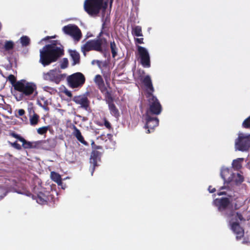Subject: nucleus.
Instances as JSON below:
<instances>
[{
  "label": "nucleus",
  "mask_w": 250,
  "mask_h": 250,
  "mask_svg": "<svg viewBox=\"0 0 250 250\" xmlns=\"http://www.w3.org/2000/svg\"><path fill=\"white\" fill-rule=\"evenodd\" d=\"M48 104L47 101L45 102L44 104L42 105V107L46 111H48L49 110V108L48 106Z\"/></svg>",
  "instance_id": "37998d69"
},
{
  "label": "nucleus",
  "mask_w": 250,
  "mask_h": 250,
  "mask_svg": "<svg viewBox=\"0 0 250 250\" xmlns=\"http://www.w3.org/2000/svg\"><path fill=\"white\" fill-rule=\"evenodd\" d=\"M7 80H8L14 87L16 84L18 83V81H16V78L13 74H10L8 76Z\"/></svg>",
  "instance_id": "2f4dec72"
},
{
  "label": "nucleus",
  "mask_w": 250,
  "mask_h": 250,
  "mask_svg": "<svg viewBox=\"0 0 250 250\" xmlns=\"http://www.w3.org/2000/svg\"><path fill=\"white\" fill-rule=\"evenodd\" d=\"M50 176L51 179L56 182L58 185H60L62 183V180L61 175L54 171L51 172Z\"/></svg>",
  "instance_id": "393cba45"
},
{
  "label": "nucleus",
  "mask_w": 250,
  "mask_h": 250,
  "mask_svg": "<svg viewBox=\"0 0 250 250\" xmlns=\"http://www.w3.org/2000/svg\"><path fill=\"white\" fill-rule=\"evenodd\" d=\"M9 144H10V145L11 146L17 149V150H21V146L20 144H19L17 141H15L14 143L9 142Z\"/></svg>",
  "instance_id": "c9c22d12"
},
{
  "label": "nucleus",
  "mask_w": 250,
  "mask_h": 250,
  "mask_svg": "<svg viewBox=\"0 0 250 250\" xmlns=\"http://www.w3.org/2000/svg\"><path fill=\"white\" fill-rule=\"evenodd\" d=\"M65 94L67 96L69 97H72V94L71 93V91L66 90L64 91Z\"/></svg>",
  "instance_id": "a18cd8bd"
},
{
  "label": "nucleus",
  "mask_w": 250,
  "mask_h": 250,
  "mask_svg": "<svg viewBox=\"0 0 250 250\" xmlns=\"http://www.w3.org/2000/svg\"><path fill=\"white\" fill-rule=\"evenodd\" d=\"M108 107L111 115L116 118L120 116L119 111L113 102H108Z\"/></svg>",
  "instance_id": "4be33fe9"
},
{
  "label": "nucleus",
  "mask_w": 250,
  "mask_h": 250,
  "mask_svg": "<svg viewBox=\"0 0 250 250\" xmlns=\"http://www.w3.org/2000/svg\"><path fill=\"white\" fill-rule=\"evenodd\" d=\"M25 114V111L23 109H20L18 110V114L20 116H22Z\"/></svg>",
  "instance_id": "c03bdc74"
},
{
  "label": "nucleus",
  "mask_w": 250,
  "mask_h": 250,
  "mask_svg": "<svg viewBox=\"0 0 250 250\" xmlns=\"http://www.w3.org/2000/svg\"><path fill=\"white\" fill-rule=\"evenodd\" d=\"M224 188H225V187H224V186L223 187H221V188H220V190H222V189H224Z\"/></svg>",
  "instance_id": "3c124183"
},
{
  "label": "nucleus",
  "mask_w": 250,
  "mask_h": 250,
  "mask_svg": "<svg viewBox=\"0 0 250 250\" xmlns=\"http://www.w3.org/2000/svg\"><path fill=\"white\" fill-rule=\"evenodd\" d=\"M56 36L55 35V36H50V39H54V38H56Z\"/></svg>",
  "instance_id": "8fccbe9b"
},
{
  "label": "nucleus",
  "mask_w": 250,
  "mask_h": 250,
  "mask_svg": "<svg viewBox=\"0 0 250 250\" xmlns=\"http://www.w3.org/2000/svg\"><path fill=\"white\" fill-rule=\"evenodd\" d=\"M10 135L12 137L17 139L19 141L22 142V146L24 149L37 148L41 143V142L39 141H27L20 135L17 134L15 132L10 133Z\"/></svg>",
  "instance_id": "ddd939ff"
},
{
  "label": "nucleus",
  "mask_w": 250,
  "mask_h": 250,
  "mask_svg": "<svg viewBox=\"0 0 250 250\" xmlns=\"http://www.w3.org/2000/svg\"><path fill=\"white\" fill-rule=\"evenodd\" d=\"M68 52L73 61L72 65H75L80 62V55L79 52L75 50L69 49Z\"/></svg>",
  "instance_id": "6ab92c4d"
},
{
  "label": "nucleus",
  "mask_w": 250,
  "mask_h": 250,
  "mask_svg": "<svg viewBox=\"0 0 250 250\" xmlns=\"http://www.w3.org/2000/svg\"><path fill=\"white\" fill-rule=\"evenodd\" d=\"M108 46V42L104 37H99L93 40H90L86 42L81 47L82 51L85 54L86 52L94 50L101 53L104 52V49Z\"/></svg>",
  "instance_id": "20e7f679"
},
{
  "label": "nucleus",
  "mask_w": 250,
  "mask_h": 250,
  "mask_svg": "<svg viewBox=\"0 0 250 250\" xmlns=\"http://www.w3.org/2000/svg\"><path fill=\"white\" fill-rule=\"evenodd\" d=\"M104 125L108 129L111 128V125L110 123L106 120L105 118H104Z\"/></svg>",
  "instance_id": "58836bf2"
},
{
  "label": "nucleus",
  "mask_w": 250,
  "mask_h": 250,
  "mask_svg": "<svg viewBox=\"0 0 250 250\" xmlns=\"http://www.w3.org/2000/svg\"><path fill=\"white\" fill-rule=\"evenodd\" d=\"M208 190L210 193H213L216 191L215 188H211V186H209L208 188Z\"/></svg>",
  "instance_id": "49530a36"
},
{
  "label": "nucleus",
  "mask_w": 250,
  "mask_h": 250,
  "mask_svg": "<svg viewBox=\"0 0 250 250\" xmlns=\"http://www.w3.org/2000/svg\"><path fill=\"white\" fill-rule=\"evenodd\" d=\"M243 126L246 128H250V116L244 120Z\"/></svg>",
  "instance_id": "f704fd0d"
},
{
  "label": "nucleus",
  "mask_w": 250,
  "mask_h": 250,
  "mask_svg": "<svg viewBox=\"0 0 250 250\" xmlns=\"http://www.w3.org/2000/svg\"><path fill=\"white\" fill-rule=\"evenodd\" d=\"M235 215V218H237L238 219H239L240 221L244 220V219L242 216V215L239 213V212H235V214L234 216Z\"/></svg>",
  "instance_id": "a19ab883"
},
{
  "label": "nucleus",
  "mask_w": 250,
  "mask_h": 250,
  "mask_svg": "<svg viewBox=\"0 0 250 250\" xmlns=\"http://www.w3.org/2000/svg\"><path fill=\"white\" fill-rule=\"evenodd\" d=\"M67 79L69 86L72 88L82 87L85 82L84 75L81 72L75 73L69 76Z\"/></svg>",
  "instance_id": "6e6552de"
},
{
  "label": "nucleus",
  "mask_w": 250,
  "mask_h": 250,
  "mask_svg": "<svg viewBox=\"0 0 250 250\" xmlns=\"http://www.w3.org/2000/svg\"><path fill=\"white\" fill-rule=\"evenodd\" d=\"M137 51L140 59V62L144 67H150V59L149 54L146 49L143 46L138 45Z\"/></svg>",
  "instance_id": "9b49d317"
},
{
  "label": "nucleus",
  "mask_w": 250,
  "mask_h": 250,
  "mask_svg": "<svg viewBox=\"0 0 250 250\" xmlns=\"http://www.w3.org/2000/svg\"><path fill=\"white\" fill-rule=\"evenodd\" d=\"M105 97L108 100V102H113V99L112 97V95L111 94V92L108 91H106L105 93Z\"/></svg>",
  "instance_id": "e433bc0d"
},
{
  "label": "nucleus",
  "mask_w": 250,
  "mask_h": 250,
  "mask_svg": "<svg viewBox=\"0 0 250 250\" xmlns=\"http://www.w3.org/2000/svg\"><path fill=\"white\" fill-rule=\"evenodd\" d=\"M143 83L146 88V97L147 99L148 105L145 115H159L162 112V107L159 100L153 94L154 88L150 77L149 75L145 76L143 80Z\"/></svg>",
  "instance_id": "f03ea898"
},
{
  "label": "nucleus",
  "mask_w": 250,
  "mask_h": 250,
  "mask_svg": "<svg viewBox=\"0 0 250 250\" xmlns=\"http://www.w3.org/2000/svg\"><path fill=\"white\" fill-rule=\"evenodd\" d=\"M6 193L5 191V190L3 188H0V199H2L5 195Z\"/></svg>",
  "instance_id": "ea45409f"
},
{
  "label": "nucleus",
  "mask_w": 250,
  "mask_h": 250,
  "mask_svg": "<svg viewBox=\"0 0 250 250\" xmlns=\"http://www.w3.org/2000/svg\"><path fill=\"white\" fill-rule=\"evenodd\" d=\"M49 39H50V36H46L44 39H42L43 41H47Z\"/></svg>",
  "instance_id": "09e8293b"
},
{
  "label": "nucleus",
  "mask_w": 250,
  "mask_h": 250,
  "mask_svg": "<svg viewBox=\"0 0 250 250\" xmlns=\"http://www.w3.org/2000/svg\"><path fill=\"white\" fill-rule=\"evenodd\" d=\"M14 47V43L12 41H6L5 42L3 48L5 51H9L12 50Z\"/></svg>",
  "instance_id": "c85d7f7f"
},
{
  "label": "nucleus",
  "mask_w": 250,
  "mask_h": 250,
  "mask_svg": "<svg viewBox=\"0 0 250 250\" xmlns=\"http://www.w3.org/2000/svg\"><path fill=\"white\" fill-rule=\"evenodd\" d=\"M244 205L243 199L240 197H236L231 200L230 205L231 208L224 213V216L230 218L235 214V210L239 209Z\"/></svg>",
  "instance_id": "9d476101"
},
{
  "label": "nucleus",
  "mask_w": 250,
  "mask_h": 250,
  "mask_svg": "<svg viewBox=\"0 0 250 250\" xmlns=\"http://www.w3.org/2000/svg\"><path fill=\"white\" fill-rule=\"evenodd\" d=\"M213 203L220 212L225 213L230 208L229 207L230 205L231 201L227 197H222L215 199L213 201ZM223 215H224V213Z\"/></svg>",
  "instance_id": "f8f14e48"
},
{
  "label": "nucleus",
  "mask_w": 250,
  "mask_h": 250,
  "mask_svg": "<svg viewBox=\"0 0 250 250\" xmlns=\"http://www.w3.org/2000/svg\"><path fill=\"white\" fill-rule=\"evenodd\" d=\"M14 89L20 93L15 96L18 101H20L23 99L29 98L34 92L37 94V85L32 82H27L24 79L18 81V83L14 86Z\"/></svg>",
  "instance_id": "7ed1b4c3"
},
{
  "label": "nucleus",
  "mask_w": 250,
  "mask_h": 250,
  "mask_svg": "<svg viewBox=\"0 0 250 250\" xmlns=\"http://www.w3.org/2000/svg\"><path fill=\"white\" fill-rule=\"evenodd\" d=\"M108 0H85L84 3L85 11L90 16L97 15L102 8L105 9Z\"/></svg>",
  "instance_id": "39448f33"
},
{
  "label": "nucleus",
  "mask_w": 250,
  "mask_h": 250,
  "mask_svg": "<svg viewBox=\"0 0 250 250\" xmlns=\"http://www.w3.org/2000/svg\"><path fill=\"white\" fill-rule=\"evenodd\" d=\"M229 219V224L230 226V229L236 235V239H241L244 234L243 229L240 226L239 223L237 222H233V217Z\"/></svg>",
  "instance_id": "dca6fc26"
},
{
  "label": "nucleus",
  "mask_w": 250,
  "mask_h": 250,
  "mask_svg": "<svg viewBox=\"0 0 250 250\" xmlns=\"http://www.w3.org/2000/svg\"><path fill=\"white\" fill-rule=\"evenodd\" d=\"M244 161V158H237L234 160L232 165L233 168L235 170H239L242 167L241 163Z\"/></svg>",
  "instance_id": "bb28decb"
},
{
  "label": "nucleus",
  "mask_w": 250,
  "mask_h": 250,
  "mask_svg": "<svg viewBox=\"0 0 250 250\" xmlns=\"http://www.w3.org/2000/svg\"><path fill=\"white\" fill-rule=\"evenodd\" d=\"M235 182L237 184H241L244 181V177L239 173H237L236 177L235 178Z\"/></svg>",
  "instance_id": "473e14b6"
},
{
  "label": "nucleus",
  "mask_w": 250,
  "mask_h": 250,
  "mask_svg": "<svg viewBox=\"0 0 250 250\" xmlns=\"http://www.w3.org/2000/svg\"><path fill=\"white\" fill-rule=\"evenodd\" d=\"M110 49L113 58H115L117 55L119 51L118 44H117L113 40L110 42Z\"/></svg>",
  "instance_id": "412c9836"
},
{
  "label": "nucleus",
  "mask_w": 250,
  "mask_h": 250,
  "mask_svg": "<svg viewBox=\"0 0 250 250\" xmlns=\"http://www.w3.org/2000/svg\"><path fill=\"white\" fill-rule=\"evenodd\" d=\"M217 194L218 195H219V196L222 195H226V192L221 191V192H218Z\"/></svg>",
  "instance_id": "de8ad7c7"
},
{
  "label": "nucleus",
  "mask_w": 250,
  "mask_h": 250,
  "mask_svg": "<svg viewBox=\"0 0 250 250\" xmlns=\"http://www.w3.org/2000/svg\"><path fill=\"white\" fill-rule=\"evenodd\" d=\"M49 192L47 191L43 190V191L39 192L36 198L37 203L42 205L47 203L49 200Z\"/></svg>",
  "instance_id": "a211bd4d"
},
{
  "label": "nucleus",
  "mask_w": 250,
  "mask_h": 250,
  "mask_svg": "<svg viewBox=\"0 0 250 250\" xmlns=\"http://www.w3.org/2000/svg\"><path fill=\"white\" fill-rule=\"evenodd\" d=\"M14 182V185L16 186H18V184L21 182V177H18L16 178H14L12 180Z\"/></svg>",
  "instance_id": "4c0bfd02"
},
{
  "label": "nucleus",
  "mask_w": 250,
  "mask_h": 250,
  "mask_svg": "<svg viewBox=\"0 0 250 250\" xmlns=\"http://www.w3.org/2000/svg\"><path fill=\"white\" fill-rule=\"evenodd\" d=\"M235 147L239 151H248L250 147V134L247 135L243 133L239 134L235 142Z\"/></svg>",
  "instance_id": "0eeeda50"
},
{
  "label": "nucleus",
  "mask_w": 250,
  "mask_h": 250,
  "mask_svg": "<svg viewBox=\"0 0 250 250\" xmlns=\"http://www.w3.org/2000/svg\"><path fill=\"white\" fill-rule=\"evenodd\" d=\"M143 41H144V39L143 38L135 39V42L139 43V44L144 43Z\"/></svg>",
  "instance_id": "79ce46f5"
},
{
  "label": "nucleus",
  "mask_w": 250,
  "mask_h": 250,
  "mask_svg": "<svg viewBox=\"0 0 250 250\" xmlns=\"http://www.w3.org/2000/svg\"><path fill=\"white\" fill-rule=\"evenodd\" d=\"M102 32H100V35H100V36H101V35L102 34Z\"/></svg>",
  "instance_id": "603ef678"
},
{
  "label": "nucleus",
  "mask_w": 250,
  "mask_h": 250,
  "mask_svg": "<svg viewBox=\"0 0 250 250\" xmlns=\"http://www.w3.org/2000/svg\"><path fill=\"white\" fill-rule=\"evenodd\" d=\"M68 61L67 58H63L61 64L60 65L61 68L62 69H65L68 67Z\"/></svg>",
  "instance_id": "72a5a7b5"
},
{
  "label": "nucleus",
  "mask_w": 250,
  "mask_h": 250,
  "mask_svg": "<svg viewBox=\"0 0 250 250\" xmlns=\"http://www.w3.org/2000/svg\"><path fill=\"white\" fill-rule=\"evenodd\" d=\"M57 41H53L51 44L45 45L40 50V62L44 66L56 62L64 55L63 47L62 45L57 46Z\"/></svg>",
  "instance_id": "f257e3e1"
},
{
  "label": "nucleus",
  "mask_w": 250,
  "mask_h": 250,
  "mask_svg": "<svg viewBox=\"0 0 250 250\" xmlns=\"http://www.w3.org/2000/svg\"><path fill=\"white\" fill-rule=\"evenodd\" d=\"M73 135L77 138V139L82 144L85 146L88 145V143L84 140L80 130L78 129L75 125L73 126Z\"/></svg>",
  "instance_id": "aec40b11"
},
{
  "label": "nucleus",
  "mask_w": 250,
  "mask_h": 250,
  "mask_svg": "<svg viewBox=\"0 0 250 250\" xmlns=\"http://www.w3.org/2000/svg\"><path fill=\"white\" fill-rule=\"evenodd\" d=\"M40 116L37 113L34 112L33 115L29 117L30 124L32 126H35L39 122Z\"/></svg>",
  "instance_id": "a878e982"
},
{
  "label": "nucleus",
  "mask_w": 250,
  "mask_h": 250,
  "mask_svg": "<svg viewBox=\"0 0 250 250\" xmlns=\"http://www.w3.org/2000/svg\"><path fill=\"white\" fill-rule=\"evenodd\" d=\"M72 101L80 105V108L88 111L90 110V101L85 95L75 96L73 98Z\"/></svg>",
  "instance_id": "4468645a"
},
{
  "label": "nucleus",
  "mask_w": 250,
  "mask_h": 250,
  "mask_svg": "<svg viewBox=\"0 0 250 250\" xmlns=\"http://www.w3.org/2000/svg\"><path fill=\"white\" fill-rule=\"evenodd\" d=\"M43 78L45 80L50 81L58 84L62 80V76L59 74L56 69H53L46 73H43Z\"/></svg>",
  "instance_id": "2eb2a0df"
},
{
  "label": "nucleus",
  "mask_w": 250,
  "mask_h": 250,
  "mask_svg": "<svg viewBox=\"0 0 250 250\" xmlns=\"http://www.w3.org/2000/svg\"><path fill=\"white\" fill-rule=\"evenodd\" d=\"M132 34L134 36H143L142 27L140 26H136L132 29Z\"/></svg>",
  "instance_id": "cd10ccee"
},
{
  "label": "nucleus",
  "mask_w": 250,
  "mask_h": 250,
  "mask_svg": "<svg viewBox=\"0 0 250 250\" xmlns=\"http://www.w3.org/2000/svg\"><path fill=\"white\" fill-rule=\"evenodd\" d=\"M91 145L93 150L91 153L90 158V163L91 166L90 167L89 170L91 172V175H93L96 167L99 166L98 162L101 161L102 153L97 150L102 149L103 147L102 146L96 145L94 142L92 143Z\"/></svg>",
  "instance_id": "423d86ee"
},
{
  "label": "nucleus",
  "mask_w": 250,
  "mask_h": 250,
  "mask_svg": "<svg viewBox=\"0 0 250 250\" xmlns=\"http://www.w3.org/2000/svg\"><path fill=\"white\" fill-rule=\"evenodd\" d=\"M221 176L222 178L224 180V183H229L231 181L232 178H229L228 180H227L226 177L229 175H233V174L230 173L229 170L228 168L223 169L221 172Z\"/></svg>",
  "instance_id": "b1692460"
},
{
  "label": "nucleus",
  "mask_w": 250,
  "mask_h": 250,
  "mask_svg": "<svg viewBox=\"0 0 250 250\" xmlns=\"http://www.w3.org/2000/svg\"><path fill=\"white\" fill-rule=\"evenodd\" d=\"M50 126H44L42 127H40L37 129V132L40 135H44L46 134L47 131L49 129Z\"/></svg>",
  "instance_id": "7c9ffc66"
},
{
  "label": "nucleus",
  "mask_w": 250,
  "mask_h": 250,
  "mask_svg": "<svg viewBox=\"0 0 250 250\" xmlns=\"http://www.w3.org/2000/svg\"><path fill=\"white\" fill-rule=\"evenodd\" d=\"M21 43L22 46H27L29 45L30 40L26 36H23L20 38Z\"/></svg>",
  "instance_id": "c756f323"
},
{
  "label": "nucleus",
  "mask_w": 250,
  "mask_h": 250,
  "mask_svg": "<svg viewBox=\"0 0 250 250\" xmlns=\"http://www.w3.org/2000/svg\"><path fill=\"white\" fill-rule=\"evenodd\" d=\"M146 123L145 127L147 128L146 133H150L153 131L154 128L159 125V119L157 117L152 116V115H145Z\"/></svg>",
  "instance_id": "f3484780"
},
{
  "label": "nucleus",
  "mask_w": 250,
  "mask_h": 250,
  "mask_svg": "<svg viewBox=\"0 0 250 250\" xmlns=\"http://www.w3.org/2000/svg\"><path fill=\"white\" fill-rule=\"evenodd\" d=\"M62 31L65 34L71 36L77 42H79L82 37L81 30L74 24H70L64 26L62 28Z\"/></svg>",
  "instance_id": "1a4fd4ad"
},
{
  "label": "nucleus",
  "mask_w": 250,
  "mask_h": 250,
  "mask_svg": "<svg viewBox=\"0 0 250 250\" xmlns=\"http://www.w3.org/2000/svg\"><path fill=\"white\" fill-rule=\"evenodd\" d=\"M94 82L98 86V87L101 91H103L102 88H104V84L102 77L100 75H97L94 78Z\"/></svg>",
  "instance_id": "5701e85b"
}]
</instances>
